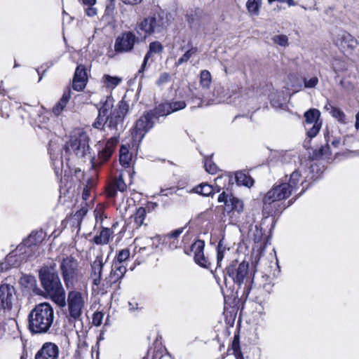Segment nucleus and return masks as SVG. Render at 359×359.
<instances>
[{"mask_svg":"<svg viewBox=\"0 0 359 359\" xmlns=\"http://www.w3.org/2000/svg\"><path fill=\"white\" fill-rule=\"evenodd\" d=\"M114 102L111 97H107L102 103V106L98 109L97 117L93 124L95 128L104 130V126H107L110 129L118 130L119 126L122 127L129 105L122 100L114 108Z\"/></svg>","mask_w":359,"mask_h":359,"instance_id":"obj_1","label":"nucleus"},{"mask_svg":"<svg viewBox=\"0 0 359 359\" xmlns=\"http://www.w3.org/2000/svg\"><path fill=\"white\" fill-rule=\"evenodd\" d=\"M39 277L43 288L51 299L58 306H65V290L55 269V264L41 267L39 271Z\"/></svg>","mask_w":359,"mask_h":359,"instance_id":"obj_2","label":"nucleus"},{"mask_svg":"<svg viewBox=\"0 0 359 359\" xmlns=\"http://www.w3.org/2000/svg\"><path fill=\"white\" fill-rule=\"evenodd\" d=\"M54 320V311L49 303L34 306L28 315V329L32 334L48 333Z\"/></svg>","mask_w":359,"mask_h":359,"instance_id":"obj_3","label":"nucleus"},{"mask_svg":"<svg viewBox=\"0 0 359 359\" xmlns=\"http://www.w3.org/2000/svg\"><path fill=\"white\" fill-rule=\"evenodd\" d=\"M90 138L88 134L81 128L74 130L68 142L64 146L66 153H74L79 158H85L90 155Z\"/></svg>","mask_w":359,"mask_h":359,"instance_id":"obj_4","label":"nucleus"},{"mask_svg":"<svg viewBox=\"0 0 359 359\" xmlns=\"http://www.w3.org/2000/svg\"><path fill=\"white\" fill-rule=\"evenodd\" d=\"M60 269L66 287L74 288L81 276L77 260L72 256L62 258Z\"/></svg>","mask_w":359,"mask_h":359,"instance_id":"obj_5","label":"nucleus"},{"mask_svg":"<svg viewBox=\"0 0 359 359\" xmlns=\"http://www.w3.org/2000/svg\"><path fill=\"white\" fill-rule=\"evenodd\" d=\"M166 27L167 21L159 13H151L137 25V29L149 35L162 34L165 32Z\"/></svg>","mask_w":359,"mask_h":359,"instance_id":"obj_6","label":"nucleus"},{"mask_svg":"<svg viewBox=\"0 0 359 359\" xmlns=\"http://www.w3.org/2000/svg\"><path fill=\"white\" fill-rule=\"evenodd\" d=\"M68 292L67 304L69 316L75 320H79L86 306L88 296L84 292L70 288Z\"/></svg>","mask_w":359,"mask_h":359,"instance_id":"obj_7","label":"nucleus"},{"mask_svg":"<svg viewBox=\"0 0 359 359\" xmlns=\"http://www.w3.org/2000/svg\"><path fill=\"white\" fill-rule=\"evenodd\" d=\"M139 42V38L133 32H124L116 39L114 50L116 53H128L132 51L135 45Z\"/></svg>","mask_w":359,"mask_h":359,"instance_id":"obj_8","label":"nucleus"},{"mask_svg":"<svg viewBox=\"0 0 359 359\" xmlns=\"http://www.w3.org/2000/svg\"><path fill=\"white\" fill-rule=\"evenodd\" d=\"M248 268L249 264L245 262L230 264L225 270V281H226V276H228L235 283L241 285L244 283V280L248 274Z\"/></svg>","mask_w":359,"mask_h":359,"instance_id":"obj_9","label":"nucleus"},{"mask_svg":"<svg viewBox=\"0 0 359 359\" xmlns=\"http://www.w3.org/2000/svg\"><path fill=\"white\" fill-rule=\"evenodd\" d=\"M292 191L290 184L282 183L273 186L264 197L263 202L265 204H271L275 201L287 198L290 196Z\"/></svg>","mask_w":359,"mask_h":359,"instance_id":"obj_10","label":"nucleus"},{"mask_svg":"<svg viewBox=\"0 0 359 359\" xmlns=\"http://www.w3.org/2000/svg\"><path fill=\"white\" fill-rule=\"evenodd\" d=\"M15 299V290L13 286L8 284L0 285V311H10Z\"/></svg>","mask_w":359,"mask_h":359,"instance_id":"obj_11","label":"nucleus"},{"mask_svg":"<svg viewBox=\"0 0 359 359\" xmlns=\"http://www.w3.org/2000/svg\"><path fill=\"white\" fill-rule=\"evenodd\" d=\"M154 118L150 116L149 112L144 114L136 121L135 126V133L136 137L143 138L144 135L154 126Z\"/></svg>","mask_w":359,"mask_h":359,"instance_id":"obj_12","label":"nucleus"},{"mask_svg":"<svg viewBox=\"0 0 359 359\" xmlns=\"http://www.w3.org/2000/svg\"><path fill=\"white\" fill-rule=\"evenodd\" d=\"M60 349L53 342H45L36 353L34 359H58Z\"/></svg>","mask_w":359,"mask_h":359,"instance_id":"obj_13","label":"nucleus"},{"mask_svg":"<svg viewBox=\"0 0 359 359\" xmlns=\"http://www.w3.org/2000/svg\"><path fill=\"white\" fill-rule=\"evenodd\" d=\"M87 81L88 77L85 67L82 65H78L72 81L73 89L76 91L83 90L86 86Z\"/></svg>","mask_w":359,"mask_h":359,"instance_id":"obj_14","label":"nucleus"},{"mask_svg":"<svg viewBox=\"0 0 359 359\" xmlns=\"http://www.w3.org/2000/svg\"><path fill=\"white\" fill-rule=\"evenodd\" d=\"M225 210L230 214L232 221H236L238 216L243 211V203L239 198L230 195Z\"/></svg>","mask_w":359,"mask_h":359,"instance_id":"obj_15","label":"nucleus"},{"mask_svg":"<svg viewBox=\"0 0 359 359\" xmlns=\"http://www.w3.org/2000/svg\"><path fill=\"white\" fill-rule=\"evenodd\" d=\"M127 185L125 183L123 175L121 173L117 177H114L108 184L106 189L109 197H115L118 191L123 192L126 190Z\"/></svg>","mask_w":359,"mask_h":359,"instance_id":"obj_16","label":"nucleus"},{"mask_svg":"<svg viewBox=\"0 0 359 359\" xmlns=\"http://www.w3.org/2000/svg\"><path fill=\"white\" fill-rule=\"evenodd\" d=\"M339 40L340 41L339 46L343 49L346 50L352 51L356 48L358 46L357 40L352 36L349 33L344 32L339 36Z\"/></svg>","mask_w":359,"mask_h":359,"instance_id":"obj_17","label":"nucleus"},{"mask_svg":"<svg viewBox=\"0 0 359 359\" xmlns=\"http://www.w3.org/2000/svg\"><path fill=\"white\" fill-rule=\"evenodd\" d=\"M21 261V256H18L15 252H11L6 256L5 262L0 264V271L8 270L11 267H16L20 264Z\"/></svg>","mask_w":359,"mask_h":359,"instance_id":"obj_18","label":"nucleus"},{"mask_svg":"<svg viewBox=\"0 0 359 359\" xmlns=\"http://www.w3.org/2000/svg\"><path fill=\"white\" fill-rule=\"evenodd\" d=\"M71 93L72 92L70 88H67L64 91L62 97L60 99V100L57 102V104L53 107L52 109L53 113L55 116H59L62 112L71 97Z\"/></svg>","mask_w":359,"mask_h":359,"instance_id":"obj_19","label":"nucleus"},{"mask_svg":"<svg viewBox=\"0 0 359 359\" xmlns=\"http://www.w3.org/2000/svg\"><path fill=\"white\" fill-rule=\"evenodd\" d=\"M150 116L154 118H158L160 116H167L172 113V109L168 102H165L158 104L154 109L150 110Z\"/></svg>","mask_w":359,"mask_h":359,"instance_id":"obj_20","label":"nucleus"},{"mask_svg":"<svg viewBox=\"0 0 359 359\" xmlns=\"http://www.w3.org/2000/svg\"><path fill=\"white\" fill-rule=\"evenodd\" d=\"M113 267L114 268L110 273V280L116 283L124 276L127 269L123 264H118L116 263L114 264Z\"/></svg>","mask_w":359,"mask_h":359,"instance_id":"obj_21","label":"nucleus"},{"mask_svg":"<svg viewBox=\"0 0 359 359\" xmlns=\"http://www.w3.org/2000/svg\"><path fill=\"white\" fill-rule=\"evenodd\" d=\"M325 139L327 142L326 144L313 151V156L316 158H328L331 155L330 148L328 144V142L330 141L329 133L325 135Z\"/></svg>","mask_w":359,"mask_h":359,"instance_id":"obj_22","label":"nucleus"},{"mask_svg":"<svg viewBox=\"0 0 359 359\" xmlns=\"http://www.w3.org/2000/svg\"><path fill=\"white\" fill-rule=\"evenodd\" d=\"M111 231L109 228H103L99 235L94 237L93 241L97 245H106L109 243Z\"/></svg>","mask_w":359,"mask_h":359,"instance_id":"obj_23","label":"nucleus"},{"mask_svg":"<svg viewBox=\"0 0 359 359\" xmlns=\"http://www.w3.org/2000/svg\"><path fill=\"white\" fill-rule=\"evenodd\" d=\"M235 179L238 184L250 187L254 184L253 179L246 173L239 171L235 174Z\"/></svg>","mask_w":359,"mask_h":359,"instance_id":"obj_24","label":"nucleus"},{"mask_svg":"<svg viewBox=\"0 0 359 359\" xmlns=\"http://www.w3.org/2000/svg\"><path fill=\"white\" fill-rule=\"evenodd\" d=\"M320 113L316 109H310L304 113L305 121L307 124H314L322 123L320 121Z\"/></svg>","mask_w":359,"mask_h":359,"instance_id":"obj_25","label":"nucleus"},{"mask_svg":"<svg viewBox=\"0 0 359 359\" xmlns=\"http://www.w3.org/2000/svg\"><path fill=\"white\" fill-rule=\"evenodd\" d=\"M42 234L43 232H36V233H32L24 241V245L20 246L18 250L20 251L22 250V248L24 246H32L35 245L37 243L41 242L42 241Z\"/></svg>","mask_w":359,"mask_h":359,"instance_id":"obj_26","label":"nucleus"},{"mask_svg":"<svg viewBox=\"0 0 359 359\" xmlns=\"http://www.w3.org/2000/svg\"><path fill=\"white\" fill-rule=\"evenodd\" d=\"M147 216V210L143 207H140L137 209L134 215V221L137 227H140L144 224V221Z\"/></svg>","mask_w":359,"mask_h":359,"instance_id":"obj_27","label":"nucleus"},{"mask_svg":"<svg viewBox=\"0 0 359 359\" xmlns=\"http://www.w3.org/2000/svg\"><path fill=\"white\" fill-rule=\"evenodd\" d=\"M131 161V155L129 154L128 149L125 146H122L120 149L119 161L121 165L125 167L130 165Z\"/></svg>","mask_w":359,"mask_h":359,"instance_id":"obj_28","label":"nucleus"},{"mask_svg":"<svg viewBox=\"0 0 359 359\" xmlns=\"http://www.w3.org/2000/svg\"><path fill=\"white\" fill-rule=\"evenodd\" d=\"M203 12L200 8H196L190 11L187 15V19L190 25L195 23L196 22L201 20Z\"/></svg>","mask_w":359,"mask_h":359,"instance_id":"obj_29","label":"nucleus"},{"mask_svg":"<svg viewBox=\"0 0 359 359\" xmlns=\"http://www.w3.org/2000/svg\"><path fill=\"white\" fill-rule=\"evenodd\" d=\"M262 0H248L246 7L248 12L254 15H257L259 11Z\"/></svg>","mask_w":359,"mask_h":359,"instance_id":"obj_30","label":"nucleus"},{"mask_svg":"<svg viewBox=\"0 0 359 359\" xmlns=\"http://www.w3.org/2000/svg\"><path fill=\"white\" fill-rule=\"evenodd\" d=\"M213 187L208 184H201L194 188L196 193L204 196H209L213 193Z\"/></svg>","mask_w":359,"mask_h":359,"instance_id":"obj_31","label":"nucleus"},{"mask_svg":"<svg viewBox=\"0 0 359 359\" xmlns=\"http://www.w3.org/2000/svg\"><path fill=\"white\" fill-rule=\"evenodd\" d=\"M82 4L86 6V13L89 17H93L97 15V9L93 6L96 0H81Z\"/></svg>","mask_w":359,"mask_h":359,"instance_id":"obj_32","label":"nucleus"},{"mask_svg":"<svg viewBox=\"0 0 359 359\" xmlns=\"http://www.w3.org/2000/svg\"><path fill=\"white\" fill-rule=\"evenodd\" d=\"M211 75L209 71L202 70L200 74V84L203 88H208L211 83Z\"/></svg>","mask_w":359,"mask_h":359,"instance_id":"obj_33","label":"nucleus"},{"mask_svg":"<svg viewBox=\"0 0 359 359\" xmlns=\"http://www.w3.org/2000/svg\"><path fill=\"white\" fill-rule=\"evenodd\" d=\"M198 51L197 47L191 46L185 53L177 60L176 65L177 66L187 62Z\"/></svg>","mask_w":359,"mask_h":359,"instance_id":"obj_34","label":"nucleus"},{"mask_svg":"<svg viewBox=\"0 0 359 359\" xmlns=\"http://www.w3.org/2000/svg\"><path fill=\"white\" fill-rule=\"evenodd\" d=\"M194 258L196 263H197L201 266L206 269L210 267V262L208 261V259L205 257L203 251L195 255Z\"/></svg>","mask_w":359,"mask_h":359,"instance_id":"obj_35","label":"nucleus"},{"mask_svg":"<svg viewBox=\"0 0 359 359\" xmlns=\"http://www.w3.org/2000/svg\"><path fill=\"white\" fill-rule=\"evenodd\" d=\"M231 348L233 351V354L236 359H239L240 357L243 356L240 348V337L238 334H235L232 341Z\"/></svg>","mask_w":359,"mask_h":359,"instance_id":"obj_36","label":"nucleus"},{"mask_svg":"<svg viewBox=\"0 0 359 359\" xmlns=\"http://www.w3.org/2000/svg\"><path fill=\"white\" fill-rule=\"evenodd\" d=\"M330 114L332 116L337 119L339 122L341 123H346V115L339 108L334 107L332 105H330Z\"/></svg>","mask_w":359,"mask_h":359,"instance_id":"obj_37","label":"nucleus"},{"mask_svg":"<svg viewBox=\"0 0 359 359\" xmlns=\"http://www.w3.org/2000/svg\"><path fill=\"white\" fill-rule=\"evenodd\" d=\"M103 266H104V264H103L102 259H96L92 264L93 271L95 275L98 276L99 280L101 279Z\"/></svg>","mask_w":359,"mask_h":359,"instance_id":"obj_38","label":"nucleus"},{"mask_svg":"<svg viewBox=\"0 0 359 359\" xmlns=\"http://www.w3.org/2000/svg\"><path fill=\"white\" fill-rule=\"evenodd\" d=\"M226 250V248L223 244V240H220L217 245V261L218 266H220V263L224 258V255Z\"/></svg>","mask_w":359,"mask_h":359,"instance_id":"obj_39","label":"nucleus"},{"mask_svg":"<svg viewBox=\"0 0 359 359\" xmlns=\"http://www.w3.org/2000/svg\"><path fill=\"white\" fill-rule=\"evenodd\" d=\"M149 50L154 54H161L163 51V46L159 41H153L149 43Z\"/></svg>","mask_w":359,"mask_h":359,"instance_id":"obj_40","label":"nucleus"},{"mask_svg":"<svg viewBox=\"0 0 359 359\" xmlns=\"http://www.w3.org/2000/svg\"><path fill=\"white\" fill-rule=\"evenodd\" d=\"M105 81L107 83L108 86L114 88L120 84L122 79L118 76H111L109 75H105Z\"/></svg>","mask_w":359,"mask_h":359,"instance_id":"obj_41","label":"nucleus"},{"mask_svg":"<svg viewBox=\"0 0 359 359\" xmlns=\"http://www.w3.org/2000/svg\"><path fill=\"white\" fill-rule=\"evenodd\" d=\"M205 248V242L202 240H198L194 242L191 247V251L194 252V255H196L197 253H200L204 250Z\"/></svg>","mask_w":359,"mask_h":359,"instance_id":"obj_42","label":"nucleus"},{"mask_svg":"<svg viewBox=\"0 0 359 359\" xmlns=\"http://www.w3.org/2000/svg\"><path fill=\"white\" fill-rule=\"evenodd\" d=\"M205 170L210 174H215L217 171V166L213 163L211 159H205L204 163Z\"/></svg>","mask_w":359,"mask_h":359,"instance_id":"obj_43","label":"nucleus"},{"mask_svg":"<svg viewBox=\"0 0 359 359\" xmlns=\"http://www.w3.org/2000/svg\"><path fill=\"white\" fill-rule=\"evenodd\" d=\"M273 41L281 46H288V38L286 35H276L272 38Z\"/></svg>","mask_w":359,"mask_h":359,"instance_id":"obj_44","label":"nucleus"},{"mask_svg":"<svg viewBox=\"0 0 359 359\" xmlns=\"http://www.w3.org/2000/svg\"><path fill=\"white\" fill-rule=\"evenodd\" d=\"M130 257V250L127 248L121 250L117 256L116 264H122L123 262L127 260Z\"/></svg>","mask_w":359,"mask_h":359,"instance_id":"obj_45","label":"nucleus"},{"mask_svg":"<svg viewBox=\"0 0 359 359\" xmlns=\"http://www.w3.org/2000/svg\"><path fill=\"white\" fill-rule=\"evenodd\" d=\"M301 177V174L299 171L294 170L291 175L290 178V182L288 184H291L292 190L295 187L297 184L298 183L299 178Z\"/></svg>","mask_w":359,"mask_h":359,"instance_id":"obj_46","label":"nucleus"},{"mask_svg":"<svg viewBox=\"0 0 359 359\" xmlns=\"http://www.w3.org/2000/svg\"><path fill=\"white\" fill-rule=\"evenodd\" d=\"M322 123H314L311 128L307 131V135L310 138L314 137L320 131Z\"/></svg>","mask_w":359,"mask_h":359,"instance_id":"obj_47","label":"nucleus"},{"mask_svg":"<svg viewBox=\"0 0 359 359\" xmlns=\"http://www.w3.org/2000/svg\"><path fill=\"white\" fill-rule=\"evenodd\" d=\"M172 109V113L178 110L185 108L186 103L184 101H175L172 102H168Z\"/></svg>","mask_w":359,"mask_h":359,"instance_id":"obj_48","label":"nucleus"},{"mask_svg":"<svg viewBox=\"0 0 359 359\" xmlns=\"http://www.w3.org/2000/svg\"><path fill=\"white\" fill-rule=\"evenodd\" d=\"M114 151L111 150V149H107V147H104L101 151L99 153V158L102 159V161H107Z\"/></svg>","mask_w":359,"mask_h":359,"instance_id":"obj_49","label":"nucleus"},{"mask_svg":"<svg viewBox=\"0 0 359 359\" xmlns=\"http://www.w3.org/2000/svg\"><path fill=\"white\" fill-rule=\"evenodd\" d=\"M304 87L306 88H315L318 83V79L316 76H313L309 79H304Z\"/></svg>","mask_w":359,"mask_h":359,"instance_id":"obj_50","label":"nucleus"},{"mask_svg":"<svg viewBox=\"0 0 359 359\" xmlns=\"http://www.w3.org/2000/svg\"><path fill=\"white\" fill-rule=\"evenodd\" d=\"M170 80V75L167 72H163L160 74L158 79L156 81V84L158 86H162L166 83H168Z\"/></svg>","mask_w":359,"mask_h":359,"instance_id":"obj_51","label":"nucleus"},{"mask_svg":"<svg viewBox=\"0 0 359 359\" xmlns=\"http://www.w3.org/2000/svg\"><path fill=\"white\" fill-rule=\"evenodd\" d=\"M153 55H154V53L152 52H151L150 50H149L147 51V53H146V55L144 56L142 66L138 71L139 74L142 73L144 71L149 60L152 57Z\"/></svg>","mask_w":359,"mask_h":359,"instance_id":"obj_52","label":"nucleus"},{"mask_svg":"<svg viewBox=\"0 0 359 359\" xmlns=\"http://www.w3.org/2000/svg\"><path fill=\"white\" fill-rule=\"evenodd\" d=\"M104 317V314L101 312H96L93 314V323L95 326H99L101 325L102 319Z\"/></svg>","mask_w":359,"mask_h":359,"instance_id":"obj_53","label":"nucleus"},{"mask_svg":"<svg viewBox=\"0 0 359 359\" xmlns=\"http://www.w3.org/2000/svg\"><path fill=\"white\" fill-rule=\"evenodd\" d=\"M93 186V182H89L88 184L83 188L82 198L84 201H87L88 199L90 196V191Z\"/></svg>","mask_w":359,"mask_h":359,"instance_id":"obj_54","label":"nucleus"},{"mask_svg":"<svg viewBox=\"0 0 359 359\" xmlns=\"http://www.w3.org/2000/svg\"><path fill=\"white\" fill-rule=\"evenodd\" d=\"M117 143L118 139L116 137H112L106 142L105 147H107V149H111V150L114 151Z\"/></svg>","mask_w":359,"mask_h":359,"instance_id":"obj_55","label":"nucleus"},{"mask_svg":"<svg viewBox=\"0 0 359 359\" xmlns=\"http://www.w3.org/2000/svg\"><path fill=\"white\" fill-rule=\"evenodd\" d=\"M229 196L230 195H227L225 194V192H222V194H219L218 197V202L224 203L225 208H226V203H228Z\"/></svg>","mask_w":359,"mask_h":359,"instance_id":"obj_56","label":"nucleus"},{"mask_svg":"<svg viewBox=\"0 0 359 359\" xmlns=\"http://www.w3.org/2000/svg\"><path fill=\"white\" fill-rule=\"evenodd\" d=\"M184 227L179 228L172 231L170 234L169 237L176 238H177L184 231Z\"/></svg>","mask_w":359,"mask_h":359,"instance_id":"obj_57","label":"nucleus"},{"mask_svg":"<svg viewBox=\"0 0 359 359\" xmlns=\"http://www.w3.org/2000/svg\"><path fill=\"white\" fill-rule=\"evenodd\" d=\"M143 0H121V1L126 5H137L140 4Z\"/></svg>","mask_w":359,"mask_h":359,"instance_id":"obj_58","label":"nucleus"},{"mask_svg":"<svg viewBox=\"0 0 359 359\" xmlns=\"http://www.w3.org/2000/svg\"><path fill=\"white\" fill-rule=\"evenodd\" d=\"M269 3H271L273 1H278L280 3H286L289 6H295V3L293 0H268Z\"/></svg>","mask_w":359,"mask_h":359,"instance_id":"obj_59","label":"nucleus"},{"mask_svg":"<svg viewBox=\"0 0 359 359\" xmlns=\"http://www.w3.org/2000/svg\"><path fill=\"white\" fill-rule=\"evenodd\" d=\"M173 189H163L161 191V195L162 196H168L169 194H172Z\"/></svg>","mask_w":359,"mask_h":359,"instance_id":"obj_60","label":"nucleus"},{"mask_svg":"<svg viewBox=\"0 0 359 359\" xmlns=\"http://www.w3.org/2000/svg\"><path fill=\"white\" fill-rule=\"evenodd\" d=\"M128 306H129V309L131 311L136 310V309H137V303H136V302L133 303V302H129Z\"/></svg>","mask_w":359,"mask_h":359,"instance_id":"obj_61","label":"nucleus"},{"mask_svg":"<svg viewBox=\"0 0 359 359\" xmlns=\"http://www.w3.org/2000/svg\"><path fill=\"white\" fill-rule=\"evenodd\" d=\"M340 144V139L339 138H335L334 140H332V144L334 147H337Z\"/></svg>","mask_w":359,"mask_h":359,"instance_id":"obj_62","label":"nucleus"},{"mask_svg":"<svg viewBox=\"0 0 359 359\" xmlns=\"http://www.w3.org/2000/svg\"><path fill=\"white\" fill-rule=\"evenodd\" d=\"M355 127L357 130L359 129V111L356 114V116H355Z\"/></svg>","mask_w":359,"mask_h":359,"instance_id":"obj_63","label":"nucleus"},{"mask_svg":"<svg viewBox=\"0 0 359 359\" xmlns=\"http://www.w3.org/2000/svg\"><path fill=\"white\" fill-rule=\"evenodd\" d=\"M100 280L98 279V276L94 279V284L99 285Z\"/></svg>","mask_w":359,"mask_h":359,"instance_id":"obj_64","label":"nucleus"}]
</instances>
